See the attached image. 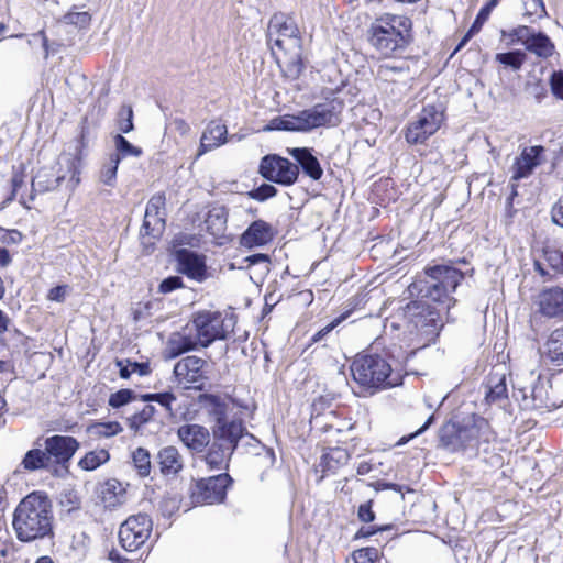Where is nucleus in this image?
Returning a JSON list of instances; mask_svg holds the SVG:
<instances>
[{"label": "nucleus", "instance_id": "f257e3e1", "mask_svg": "<svg viewBox=\"0 0 563 563\" xmlns=\"http://www.w3.org/2000/svg\"><path fill=\"white\" fill-rule=\"evenodd\" d=\"M371 47L386 58L401 56L412 42V21L404 14L382 13L366 31Z\"/></svg>", "mask_w": 563, "mask_h": 563}, {"label": "nucleus", "instance_id": "f03ea898", "mask_svg": "<svg viewBox=\"0 0 563 563\" xmlns=\"http://www.w3.org/2000/svg\"><path fill=\"white\" fill-rule=\"evenodd\" d=\"M53 509L48 497L40 492L25 496L13 514V529L22 542L53 536Z\"/></svg>", "mask_w": 563, "mask_h": 563}, {"label": "nucleus", "instance_id": "7ed1b4c3", "mask_svg": "<svg viewBox=\"0 0 563 563\" xmlns=\"http://www.w3.org/2000/svg\"><path fill=\"white\" fill-rule=\"evenodd\" d=\"M464 279V274L452 264H435L424 268L409 285L410 295L437 302L449 310L455 305L453 292Z\"/></svg>", "mask_w": 563, "mask_h": 563}, {"label": "nucleus", "instance_id": "20e7f679", "mask_svg": "<svg viewBox=\"0 0 563 563\" xmlns=\"http://www.w3.org/2000/svg\"><path fill=\"white\" fill-rule=\"evenodd\" d=\"M267 44L276 62H280V54L285 57L288 73L296 78L302 71L301 60L302 40L294 18L285 13H275L267 27Z\"/></svg>", "mask_w": 563, "mask_h": 563}, {"label": "nucleus", "instance_id": "39448f33", "mask_svg": "<svg viewBox=\"0 0 563 563\" xmlns=\"http://www.w3.org/2000/svg\"><path fill=\"white\" fill-rule=\"evenodd\" d=\"M343 100L333 98L317 103L297 114H285L272 119L264 131H290L307 133L318 128L336 126L341 122Z\"/></svg>", "mask_w": 563, "mask_h": 563}, {"label": "nucleus", "instance_id": "423d86ee", "mask_svg": "<svg viewBox=\"0 0 563 563\" xmlns=\"http://www.w3.org/2000/svg\"><path fill=\"white\" fill-rule=\"evenodd\" d=\"M440 443L449 452H464L470 456L481 451L488 452L489 443L495 439L488 421L473 417L465 424L446 423L440 429Z\"/></svg>", "mask_w": 563, "mask_h": 563}, {"label": "nucleus", "instance_id": "0eeeda50", "mask_svg": "<svg viewBox=\"0 0 563 563\" xmlns=\"http://www.w3.org/2000/svg\"><path fill=\"white\" fill-rule=\"evenodd\" d=\"M225 411L227 406L214 400L212 409V415L216 420V426L212 431L213 443L205 456L206 463L211 470H222L228 467L229 459L245 431L241 420L228 421Z\"/></svg>", "mask_w": 563, "mask_h": 563}, {"label": "nucleus", "instance_id": "6e6552de", "mask_svg": "<svg viewBox=\"0 0 563 563\" xmlns=\"http://www.w3.org/2000/svg\"><path fill=\"white\" fill-rule=\"evenodd\" d=\"M351 373L353 379L371 394L400 383V376L393 373L391 365L379 354L356 355L351 364Z\"/></svg>", "mask_w": 563, "mask_h": 563}, {"label": "nucleus", "instance_id": "1a4fd4ad", "mask_svg": "<svg viewBox=\"0 0 563 563\" xmlns=\"http://www.w3.org/2000/svg\"><path fill=\"white\" fill-rule=\"evenodd\" d=\"M406 328L412 351L428 346L439 335L440 313L422 301H412L405 309Z\"/></svg>", "mask_w": 563, "mask_h": 563}, {"label": "nucleus", "instance_id": "9d476101", "mask_svg": "<svg viewBox=\"0 0 563 563\" xmlns=\"http://www.w3.org/2000/svg\"><path fill=\"white\" fill-rule=\"evenodd\" d=\"M199 345L207 347L217 340H224L233 332V316H222L218 311H200L194 318Z\"/></svg>", "mask_w": 563, "mask_h": 563}, {"label": "nucleus", "instance_id": "9b49d317", "mask_svg": "<svg viewBox=\"0 0 563 563\" xmlns=\"http://www.w3.org/2000/svg\"><path fill=\"white\" fill-rule=\"evenodd\" d=\"M444 120L443 110L429 104L423 107L417 119L411 121L405 132V139L409 144H423L441 126Z\"/></svg>", "mask_w": 563, "mask_h": 563}, {"label": "nucleus", "instance_id": "f8f14e48", "mask_svg": "<svg viewBox=\"0 0 563 563\" xmlns=\"http://www.w3.org/2000/svg\"><path fill=\"white\" fill-rule=\"evenodd\" d=\"M153 530V521L146 514L130 516L119 529V541L121 547L134 552L148 540Z\"/></svg>", "mask_w": 563, "mask_h": 563}, {"label": "nucleus", "instance_id": "ddd939ff", "mask_svg": "<svg viewBox=\"0 0 563 563\" xmlns=\"http://www.w3.org/2000/svg\"><path fill=\"white\" fill-rule=\"evenodd\" d=\"M232 482L228 473L201 478L191 488V499L195 504L213 505L222 503L227 489Z\"/></svg>", "mask_w": 563, "mask_h": 563}, {"label": "nucleus", "instance_id": "4468645a", "mask_svg": "<svg viewBox=\"0 0 563 563\" xmlns=\"http://www.w3.org/2000/svg\"><path fill=\"white\" fill-rule=\"evenodd\" d=\"M260 173L269 181L290 186L296 183L299 176V167L282 156L266 155L261 161Z\"/></svg>", "mask_w": 563, "mask_h": 563}, {"label": "nucleus", "instance_id": "2eb2a0df", "mask_svg": "<svg viewBox=\"0 0 563 563\" xmlns=\"http://www.w3.org/2000/svg\"><path fill=\"white\" fill-rule=\"evenodd\" d=\"M206 365V361L198 356H186L175 364L174 374L186 388L201 390L207 380Z\"/></svg>", "mask_w": 563, "mask_h": 563}, {"label": "nucleus", "instance_id": "dca6fc26", "mask_svg": "<svg viewBox=\"0 0 563 563\" xmlns=\"http://www.w3.org/2000/svg\"><path fill=\"white\" fill-rule=\"evenodd\" d=\"M534 305L537 312L547 319L563 321V288L545 287L539 291Z\"/></svg>", "mask_w": 563, "mask_h": 563}, {"label": "nucleus", "instance_id": "f3484780", "mask_svg": "<svg viewBox=\"0 0 563 563\" xmlns=\"http://www.w3.org/2000/svg\"><path fill=\"white\" fill-rule=\"evenodd\" d=\"M178 271L188 278L196 282H203L207 278V265L203 255L187 250L178 249L175 251Z\"/></svg>", "mask_w": 563, "mask_h": 563}, {"label": "nucleus", "instance_id": "a211bd4d", "mask_svg": "<svg viewBox=\"0 0 563 563\" xmlns=\"http://www.w3.org/2000/svg\"><path fill=\"white\" fill-rule=\"evenodd\" d=\"M165 203L166 198L163 192L155 194L151 197L146 205L145 216L143 225L141 228V233L146 235L157 234L165 227Z\"/></svg>", "mask_w": 563, "mask_h": 563}, {"label": "nucleus", "instance_id": "6ab92c4d", "mask_svg": "<svg viewBox=\"0 0 563 563\" xmlns=\"http://www.w3.org/2000/svg\"><path fill=\"white\" fill-rule=\"evenodd\" d=\"M79 448V442L69 435H53L45 440V451L49 461L54 459L57 464L67 463Z\"/></svg>", "mask_w": 563, "mask_h": 563}, {"label": "nucleus", "instance_id": "aec40b11", "mask_svg": "<svg viewBox=\"0 0 563 563\" xmlns=\"http://www.w3.org/2000/svg\"><path fill=\"white\" fill-rule=\"evenodd\" d=\"M177 437L191 452L201 453L210 443L209 430L200 424L187 423L177 430Z\"/></svg>", "mask_w": 563, "mask_h": 563}, {"label": "nucleus", "instance_id": "412c9836", "mask_svg": "<svg viewBox=\"0 0 563 563\" xmlns=\"http://www.w3.org/2000/svg\"><path fill=\"white\" fill-rule=\"evenodd\" d=\"M274 238L273 227L264 220L253 221L240 236V244L246 249L266 245Z\"/></svg>", "mask_w": 563, "mask_h": 563}, {"label": "nucleus", "instance_id": "4be33fe9", "mask_svg": "<svg viewBox=\"0 0 563 563\" xmlns=\"http://www.w3.org/2000/svg\"><path fill=\"white\" fill-rule=\"evenodd\" d=\"M544 152L543 146L525 147L521 154L516 157L512 165V179L518 180L526 178L541 163V154Z\"/></svg>", "mask_w": 563, "mask_h": 563}, {"label": "nucleus", "instance_id": "5701e85b", "mask_svg": "<svg viewBox=\"0 0 563 563\" xmlns=\"http://www.w3.org/2000/svg\"><path fill=\"white\" fill-rule=\"evenodd\" d=\"M98 497L104 508L114 509L126 503V486L115 478H109L100 484Z\"/></svg>", "mask_w": 563, "mask_h": 563}, {"label": "nucleus", "instance_id": "b1692460", "mask_svg": "<svg viewBox=\"0 0 563 563\" xmlns=\"http://www.w3.org/2000/svg\"><path fill=\"white\" fill-rule=\"evenodd\" d=\"M156 461L163 476L175 478L184 470V457L176 446L167 445L162 448Z\"/></svg>", "mask_w": 563, "mask_h": 563}, {"label": "nucleus", "instance_id": "393cba45", "mask_svg": "<svg viewBox=\"0 0 563 563\" xmlns=\"http://www.w3.org/2000/svg\"><path fill=\"white\" fill-rule=\"evenodd\" d=\"M228 129L220 121H211L202 132L198 156L212 151L227 142Z\"/></svg>", "mask_w": 563, "mask_h": 563}, {"label": "nucleus", "instance_id": "a878e982", "mask_svg": "<svg viewBox=\"0 0 563 563\" xmlns=\"http://www.w3.org/2000/svg\"><path fill=\"white\" fill-rule=\"evenodd\" d=\"M291 157L301 166L303 173L312 178L319 180L323 175V169L318 158L312 154L308 147H294L288 148Z\"/></svg>", "mask_w": 563, "mask_h": 563}, {"label": "nucleus", "instance_id": "bb28decb", "mask_svg": "<svg viewBox=\"0 0 563 563\" xmlns=\"http://www.w3.org/2000/svg\"><path fill=\"white\" fill-rule=\"evenodd\" d=\"M64 179V175H56L52 168H40L32 179V192L45 194L55 190Z\"/></svg>", "mask_w": 563, "mask_h": 563}, {"label": "nucleus", "instance_id": "cd10ccee", "mask_svg": "<svg viewBox=\"0 0 563 563\" xmlns=\"http://www.w3.org/2000/svg\"><path fill=\"white\" fill-rule=\"evenodd\" d=\"M228 222V209L224 206H213L209 209L205 223L207 231L214 238L224 235Z\"/></svg>", "mask_w": 563, "mask_h": 563}, {"label": "nucleus", "instance_id": "c85d7f7f", "mask_svg": "<svg viewBox=\"0 0 563 563\" xmlns=\"http://www.w3.org/2000/svg\"><path fill=\"white\" fill-rule=\"evenodd\" d=\"M350 459L347 450L343 448H331L322 454L318 467L322 473H335L345 465Z\"/></svg>", "mask_w": 563, "mask_h": 563}, {"label": "nucleus", "instance_id": "c756f323", "mask_svg": "<svg viewBox=\"0 0 563 563\" xmlns=\"http://www.w3.org/2000/svg\"><path fill=\"white\" fill-rule=\"evenodd\" d=\"M554 44L551 38L542 33L536 32L533 29L529 35L526 49L540 58H548L554 53Z\"/></svg>", "mask_w": 563, "mask_h": 563}, {"label": "nucleus", "instance_id": "7c9ffc66", "mask_svg": "<svg viewBox=\"0 0 563 563\" xmlns=\"http://www.w3.org/2000/svg\"><path fill=\"white\" fill-rule=\"evenodd\" d=\"M544 355L553 364H563V325L550 333L544 343Z\"/></svg>", "mask_w": 563, "mask_h": 563}, {"label": "nucleus", "instance_id": "2f4dec72", "mask_svg": "<svg viewBox=\"0 0 563 563\" xmlns=\"http://www.w3.org/2000/svg\"><path fill=\"white\" fill-rule=\"evenodd\" d=\"M485 398L489 404L500 402L508 398L505 374L494 373L489 376Z\"/></svg>", "mask_w": 563, "mask_h": 563}, {"label": "nucleus", "instance_id": "473e14b6", "mask_svg": "<svg viewBox=\"0 0 563 563\" xmlns=\"http://www.w3.org/2000/svg\"><path fill=\"white\" fill-rule=\"evenodd\" d=\"M197 344H199L197 338L192 339L189 335L175 333L169 338L167 342V356L169 358H175L183 353L195 350Z\"/></svg>", "mask_w": 563, "mask_h": 563}, {"label": "nucleus", "instance_id": "72a5a7b5", "mask_svg": "<svg viewBox=\"0 0 563 563\" xmlns=\"http://www.w3.org/2000/svg\"><path fill=\"white\" fill-rule=\"evenodd\" d=\"M21 464L24 470L30 472L48 468L51 464L49 455L45 450L32 449L25 453Z\"/></svg>", "mask_w": 563, "mask_h": 563}, {"label": "nucleus", "instance_id": "f704fd0d", "mask_svg": "<svg viewBox=\"0 0 563 563\" xmlns=\"http://www.w3.org/2000/svg\"><path fill=\"white\" fill-rule=\"evenodd\" d=\"M110 460V453L106 449L92 450L85 454L78 462V466L84 471H95Z\"/></svg>", "mask_w": 563, "mask_h": 563}, {"label": "nucleus", "instance_id": "c9c22d12", "mask_svg": "<svg viewBox=\"0 0 563 563\" xmlns=\"http://www.w3.org/2000/svg\"><path fill=\"white\" fill-rule=\"evenodd\" d=\"M117 152L111 155H118L119 162L128 156L140 157L142 150L131 144L121 133L117 134L113 139Z\"/></svg>", "mask_w": 563, "mask_h": 563}, {"label": "nucleus", "instance_id": "e433bc0d", "mask_svg": "<svg viewBox=\"0 0 563 563\" xmlns=\"http://www.w3.org/2000/svg\"><path fill=\"white\" fill-rule=\"evenodd\" d=\"M132 461L140 476L146 477L150 475L152 466L148 450L144 448H137L132 453Z\"/></svg>", "mask_w": 563, "mask_h": 563}, {"label": "nucleus", "instance_id": "4c0bfd02", "mask_svg": "<svg viewBox=\"0 0 563 563\" xmlns=\"http://www.w3.org/2000/svg\"><path fill=\"white\" fill-rule=\"evenodd\" d=\"M532 29L526 25H519L509 31H501V38L508 40V45L521 44L526 47L527 42L529 40V35Z\"/></svg>", "mask_w": 563, "mask_h": 563}, {"label": "nucleus", "instance_id": "58836bf2", "mask_svg": "<svg viewBox=\"0 0 563 563\" xmlns=\"http://www.w3.org/2000/svg\"><path fill=\"white\" fill-rule=\"evenodd\" d=\"M543 260L551 271L563 275V250L558 247H544Z\"/></svg>", "mask_w": 563, "mask_h": 563}, {"label": "nucleus", "instance_id": "ea45409f", "mask_svg": "<svg viewBox=\"0 0 563 563\" xmlns=\"http://www.w3.org/2000/svg\"><path fill=\"white\" fill-rule=\"evenodd\" d=\"M119 156L110 155L109 161L103 164L100 170V181L107 186L113 187L117 180V172L119 167Z\"/></svg>", "mask_w": 563, "mask_h": 563}, {"label": "nucleus", "instance_id": "a19ab883", "mask_svg": "<svg viewBox=\"0 0 563 563\" xmlns=\"http://www.w3.org/2000/svg\"><path fill=\"white\" fill-rule=\"evenodd\" d=\"M495 59L505 66H509L515 70H519L526 60V53L515 49L508 53H498Z\"/></svg>", "mask_w": 563, "mask_h": 563}, {"label": "nucleus", "instance_id": "79ce46f5", "mask_svg": "<svg viewBox=\"0 0 563 563\" xmlns=\"http://www.w3.org/2000/svg\"><path fill=\"white\" fill-rule=\"evenodd\" d=\"M142 400L157 402L166 409L170 417L175 416L173 404L176 401V396L170 391L145 394L142 396Z\"/></svg>", "mask_w": 563, "mask_h": 563}, {"label": "nucleus", "instance_id": "37998d69", "mask_svg": "<svg viewBox=\"0 0 563 563\" xmlns=\"http://www.w3.org/2000/svg\"><path fill=\"white\" fill-rule=\"evenodd\" d=\"M88 430L98 437L110 438L122 432L123 428L117 421H109L93 423Z\"/></svg>", "mask_w": 563, "mask_h": 563}, {"label": "nucleus", "instance_id": "c03bdc74", "mask_svg": "<svg viewBox=\"0 0 563 563\" xmlns=\"http://www.w3.org/2000/svg\"><path fill=\"white\" fill-rule=\"evenodd\" d=\"M117 126L121 133H130L133 131V109L131 106L123 104L120 108L117 118Z\"/></svg>", "mask_w": 563, "mask_h": 563}, {"label": "nucleus", "instance_id": "a18cd8bd", "mask_svg": "<svg viewBox=\"0 0 563 563\" xmlns=\"http://www.w3.org/2000/svg\"><path fill=\"white\" fill-rule=\"evenodd\" d=\"M409 70L405 66H395L391 64H383L378 67L377 75L385 81H396L401 75L407 74Z\"/></svg>", "mask_w": 563, "mask_h": 563}, {"label": "nucleus", "instance_id": "49530a36", "mask_svg": "<svg viewBox=\"0 0 563 563\" xmlns=\"http://www.w3.org/2000/svg\"><path fill=\"white\" fill-rule=\"evenodd\" d=\"M117 365L120 368V377L129 378L132 373H137L140 376H145L150 373V365L147 363H128L124 365L123 361H118Z\"/></svg>", "mask_w": 563, "mask_h": 563}, {"label": "nucleus", "instance_id": "de8ad7c7", "mask_svg": "<svg viewBox=\"0 0 563 563\" xmlns=\"http://www.w3.org/2000/svg\"><path fill=\"white\" fill-rule=\"evenodd\" d=\"M354 563H375L379 558L378 549L374 547L362 548L352 553Z\"/></svg>", "mask_w": 563, "mask_h": 563}, {"label": "nucleus", "instance_id": "09e8293b", "mask_svg": "<svg viewBox=\"0 0 563 563\" xmlns=\"http://www.w3.org/2000/svg\"><path fill=\"white\" fill-rule=\"evenodd\" d=\"M135 398L136 396L133 390L124 388L111 394L108 402L112 408H121Z\"/></svg>", "mask_w": 563, "mask_h": 563}, {"label": "nucleus", "instance_id": "8fccbe9b", "mask_svg": "<svg viewBox=\"0 0 563 563\" xmlns=\"http://www.w3.org/2000/svg\"><path fill=\"white\" fill-rule=\"evenodd\" d=\"M522 3L526 16L541 19L547 15L543 0H522Z\"/></svg>", "mask_w": 563, "mask_h": 563}, {"label": "nucleus", "instance_id": "3c124183", "mask_svg": "<svg viewBox=\"0 0 563 563\" xmlns=\"http://www.w3.org/2000/svg\"><path fill=\"white\" fill-rule=\"evenodd\" d=\"M277 189L271 184H262L260 187L249 192L250 197L257 201H265L268 198L276 196Z\"/></svg>", "mask_w": 563, "mask_h": 563}, {"label": "nucleus", "instance_id": "603ef678", "mask_svg": "<svg viewBox=\"0 0 563 563\" xmlns=\"http://www.w3.org/2000/svg\"><path fill=\"white\" fill-rule=\"evenodd\" d=\"M63 22L78 27H85L90 22V15L88 12H69L63 16Z\"/></svg>", "mask_w": 563, "mask_h": 563}, {"label": "nucleus", "instance_id": "864d4df0", "mask_svg": "<svg viewBox=\"0 0 563 563\" xmlns=\"http://www.w3.org/2000/svg\"><path fill=\"white\" fill-rule=\"evenodd\" d=\"M155 413V407L146 405L140 412L133 415L131 418V427L139 428L152 419Z\"/></svg>", "mask_w": 563, "mask_h": 563}, {"label": "nucleus", "instance_id": "5fc2aeb1", "mask_svg": "<svg viewBox=\"0 0 563 563\" xmlns=\"http://www.w3.org/2000/svg\"><path fill=\"white\" fill-rule=\"evenodd\" d=\"M23 240V234L16 229H4L0 227V242L8 245L20 244Z\"/></svg>", "mask_w": 563, "mask_h": 563}, {"label": "nucleus", "instance_id": "6e6d98bb", "mask_svg": "<svg viewBox=\"0 0 563 563\" xmlns=\"http://www.w3.org/2000/svg\"><path fill=\"white\" fill-rule=\"evenodd\" d=\"M498 3V0H489L485 7H483L473 25L471 26V31H478L481 25L488 19L489 14H490V11L493 10V8H495Z\"/></svg>", "mask_w": 563, "mask_h": 563}, {"label": "nucleus", "instance_id": "4d7b16f0", "mask_svg": "<svg viewBox=\"0 0 563 563\" xmlns=\"http://www.w3.org/2000/svg\"><path fill=\"white\" fill-rule=\"evenodd\" d=\"M183 286V279L179 276H169L162 280L158 290L162 294H169L178 288H181Z\"/></svg>", "mask_w": 563, "mask_h": 563}, {"label": "nucleus", "instance_id": "13d9d810", "mask_svg": "<svg viewBox=\"0 0 563 563\" xmlns=\"http://www.w3.org/2000/svg\"><path fill=\"white\" fill-rule=\"evenodd\" d=\"M40 43L42 47L45 51V57L48 56L49 53H55L56 49L54 47V43L51 45L48 43V40L45 35V32L43 30L38 31L37 33L33 34L32 37L29 40V44L32 46L35 43Z\"/></svg>", "mask_w": 563, "mask_h": 563}, {"label": "nucleus", "instance_id": "bf43d9fd", "mask_svg": "<svg viewBox=\"0 0 563 563\" xmlns=\"http://www.w3.org/2000/svg\"><path fill=\"white\" fill-rule=\"evenodd\" d=\"M550 86L552 93L563 100V71H554L550 78Z\"/></svg>", "mask_w": 563, "mask_h": 563}, {"label": "nucleus", "instance_id": "052dcab7", "mask_svg": "<svg viewBox=\"0 0 563 563\" xmlns=\"http://www.w3.org/2000/svg\"><path fill=\"white\" fill-rule=\"evenodd\" d=\"M357 517L361 521L366 523L374 521L375 512L373 511V500L360 505Z\"/></svg>", "mask_w": 563, "mask_h": 563}, {"label": "nucleus", "instance_id": "680f3d73", "mask_svg": "<svg viewBox=\"0 0 563 563\" xmlns=\"http://www.w3.org/2000/svg\"><path fill=\"white\" fill-rule=\"evenodd\" d=\"M551 220L554 224L563 228V195L551 208Z\"/></svg>", "mask_w": 563, "mask_h": 563}, {"label": "nucleus", "instance_id": "e2e57ef3", "mask_svg": "<svg viewBox=\"0 0 563 563\" xmlns=\"http://www.w3.org/2000/svg\"><path fill=\"white\" fill-rule=\"evenodd\" d=\"M244 263L247 264V267L264 264V271L268 272L267 263L269 262V256L263 253H257L253 255H249L243 260Z\"/></svg>", "mask_w": 563, "mask_h": 563}, {"label": "nucleus", "instance_id": "0e129e2a", "mask_svg": "<svg viewBox=\"0 0 563 563\" xmlns=\"http://www.w3.org/2000/svg\"><path fill=\"white\" fill-rule=\"evenodd\" d=\"M542 391V387H534L531 391V400L528 399L527 395H523V406L526 408H540L543 406V400L538 397V394Z\"/></svg>", "mask_w": 563, "mask_h": 563}, {"label": "nucleus", "instance_id": "69168bd1", "mask_svg": "<svg viewBox=\"0 0 563 563\" xmlns=\"http://www.w3.org/2000/svg\"><path fill=\"white\" fill-rule=\"evenodd\" d=\"M67 289L68 287L65 285L53 287L47 294V299L56 302H63L65 300Z\"/></svg>", "mask_w": 563, "mask_h": 563}, {"label": "nucleus", "instance_id": "338daca9", "mask_svg": "<svg viewBox=\"0 0 563 563\" xmlns=\"http://www.w3.org/2000/svg\"><path fill=\"white\" fill-rule=\"evenodd\" d=\"M433 422V415H431L427 421L415 432L410 433L408 437H402L398 442L397 445H402L409 442L411 439L418 437L419 434L423 433Z\"/></svg>", "mask_w": 563, "mask_h": 563}, {"label": "nucleus", "instance_id": "774afa93", "mask_svg": "<svg viewBox=\"0 0 563 563\" xmlns=\"http://www.w3.org/2000/svg\"><path fill=\"white\" fill-rule=\"evenodd\" d=\"M170 124L180 135H187L190 132V125L181 118H175Z\"/></svg>", "mask_w": 563, "mask_h": 563}]
</instances>
